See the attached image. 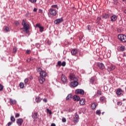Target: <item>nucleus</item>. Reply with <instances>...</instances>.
Listing matches in <instances>:
<instances>
[{"label":"nucleus","mask_w":126,"mask_h":126,"mask_svg":"<svg viewBox=\"0 0 126 126\" xmlns=\"http://www.w3.org/2000/svg\"><path fill=\"white\" fill-rule=\"evenodd\" d=\"M126 50V47L125 46H122L120 47V51H122V52H124Z\"/></svg>","instance_id":"cd10ccee"},{"label":"nucleus","mask_w":126,"mask_h":126,"mask_svg":"<svg viewBox=\"0 0 126 126\" xmlns=\"http://www.w3.org/2000/svg\"><path fill=\"white\" fill-rule=\"evenodd\" d=\"M40 32H43L44 31V27H41L39 28Z\"/></svg>","instance_id":"72a5a7b5"},{"label":"nucleus","mask_w":126,"mask_h":126,"mask_svg":"<svg viewBox=\"0 0 126 126\" xmlns=\"http://www.w3.org/2000/svg\"><path fill=\"white\" fill-rule=\"evenodd\" d=\"M22 25L23 26V29L24 30V32L25 33H29V29H30V26L28 23L26 22V20H23L22 22Z\"/></svg>","instance_id":"f03ea898"},{"label":"nucleus","mask_w":126,"mask_h":126,"mask_svg":"<svg viewBox=\"0 0 126 126\" xmlns=\"http://www.w3.org/2000/svg\"><path fill=\"white\" fill-rule=\"evenodd\" d=\"M97 66L99 67L100 69H104L105 68V65L103 63H97Z\"/></svg>","instance_id":"4468645a"},{"label":"nucleus","mask_w":126,"mask_h":126,"mask_svg":"<svg viewBox=\"0 0 126 126\" xmlns=\"http://www.w3.org/2000/svg\"><path fill=\"white\" fill-rule=\"evenodd\" d=\"M115 68H116V66L115 65H111L108 67L107 70L109 71V72H110V71H113V70H114Z\"/></svg>","instance_id":"6e6552de"},{"label":"nucleus","mask_w":126,"mask_h":126,"mask_svg":"<svg viewBox=\"0 0 126 126\" xmlns=\"http://www.w3.org/2000/svg\"><path fill=\"white\" fill-rule=\"evenodd\" d=\"M118 39L123 43H126V36L125 34H119L118 35Z\"/></svg>","instance_id":"20e7f679"},{"label":"nucleus","mask_w":126,"mask_h":126,"mask_svg":"<svg viewBox=\"0 0 126 126\" xmlns=\"http://www.w3.org/2000/svg\"><path fill=\"white\" fill-rule=\"evenodd\" d=\"M97 95H99V96L102 95V93L101 92V91L98 90L97 92Z\"/></svg>","instance_id":"e433bc0d"},{"label":"nucleus","mask_w":126,"mask_h":126,"mask_svg":"<svg viewBox=\"0 0 126 126\" xmlns=\"http://www.w3.org/2000/svg\"><path fill=\"white\" fill-rule=\"evenodd\" d=\"M87 29L88 30H89V31H90V30H91V29H90V25H88L87 27Z\"/></svg>","instance_id":"de8ad7c7"},{"label":"nucleus","mask_w":126,"mask_h":126,"mask_svg":"<svg viewBox=\"0 0 126 126\" xmlns=\"http://www.w3.org/2000/svg\"><path fill=\"white\" fill-rule=\"evenodd\" d=\"M57 65L59 66H62V62L61 61H58V63H57Z\"/></svg>","instance_id":"58836bf2"},{"label":"nucleus","mask_w":126,"mask_h":126,"mask_svg":"<svg viewBox=\"0 0 126 126\" xmlns=\"http://www.w3.org/2000/svg\"><path fill=\"white\" fill-rule=\"evenodd\" d=\"M16 122L18 126H22V124L23 123V119L21 118L18 119L16 120Z\"/></svg>","instance_id":"9b49d317"},{"label":"nucleus","mask_w":126,"mask_h":126,"mask_svg":"<svg viewBox=\"0 0 126 126\" xmlns=\"http://www.w3.org/2000/svg\"><path fill=\"white\" fill-rule=\"evenodd\" d=\"M98 106V103L96 102L93 103L91 105V108L93 110H95L96 109V107Z\"/></svg>","instance_id":"dca6fc26"},{"label":"nucleus","mask_w":126,"mask_h":126,"mask_svg":"<svg viewBox=\"0 0 126 126\" xmlns=\"http://www.w3.org/2000/svg\"><path fill=\"white\" fill-rule=\"evenodd\" d=\"M15 117V118H19L20 117V114L16 113Z\"/></svg>","instance_id":"a19ab883"},{"label":"nucleus","mask_w":126,"mask_h":126,"mask_svg":"<svg viewBox=\"0 0 126 126\" xmlns=\"http://www.w3.org/2000/svg\"><path fill=\"white\" fill-rule=\"evenodd\" d=\"M51 8H57V9H59V7H58V5L56 4V5H52L51 6Z\"/></svg>","instance_id":"bb28decb"},{"label":"nucleus","mask_w":126,"mask_h":126,"mask_svg":"<svg viewBox=\"0 0 126 126\" xmlns=\"http://www.w3.org/2000/svg\"><path fill=\"white\" fill-rule=\"evenodd\" d=\"M31 50H27L26 51V54H27V55H29V54H31Z\"/></svg>","instance_id":"c03bdc74"},{"label":"nucleus","mask_w":126,"mask_h":126,"mask_svg":"<svg viewBox=\"0 0 126 126\" xmlns=\"http://www.w3.org/2000/svg\"><path fill=\"white\" fill-rule=\"evenodd\" d=\"M63 21V18H60L54 21V23L55 24H60V23H62Z\"/></svg>","instance_id":"ddd939ff"},{"label":"nucleus","mask_w":126,"mask_h":126,"mask_svg":"<svg viewBox=\"0 0 126 126\" xmlns=\"http://www.w3.org/2000/svg\"><path fill=\"white\" fill-rule=\"evenodd\" d=\"M69 78L71 80H73L74 81L71 82L70 85L72 87H76V86H78V79L77 77H75V75L73 74H70L69 75Z\"/></svg>","instance_id":"f257e3e1"},{"label":"nucleus","mask_w":126,"mask_h":126,"mask_svg":"<svg viewBox=\"0 0 126 126\" xmlns=\"http://www.w3.org/2000/svg\"><path fill=\"white\" fill-rule=\"evenodd\" d=\"M78 53V50L76 49H73L71 51V54L72 56H75L76 55H77Z\"/></svg>","instance_id":"9d476101"},{"label":"nucleus","mask_w":126,"mask_h":126,"mask_svg":"<svg viewBox=\"0 0 126 126\" xmlns=\"http://www.w3.org/2000/svg\"><path fill=\"white\" fill-rule=\"evenodd\" d=\"M62 122L63 123H65L66 122V119L65 118H62Z\"/></svg>","instance_id":"37998d69"},{"label":"nucleus","mask_w":126,"mask_h":126,"mask_svg":"<svg viewBox=\"0 0 126 126\" xmlns=\"http://www.w3.org/2000/svg\"><path fill=\"white\" fill-rule=\"evenodd\" d=\"M62 81L63 83H66L67 82V79H66V77L63 74L61 76Z\"/></svg>","instance_id":"0eeeda50"},{"label":"nucleus","mask_w":126,"mask_h":126,"mask_svg":"<svg viewBox=\"0 0 126 126\" xmlns=\"http://www.w3.org/2000/svg\"><path fill=\"white\" fill-rule=\"evenodd\" d=\"M43 102H44V103H47V102H48V100H47V99L44 98Z\"/></svg>","instance_id":"3c124183"},{"label":"nucleus","mask_w":126,"mask_h":126,"mask_svg":"<svg viewBox=\"0 0 126 126\" xmlns=\"http://www.w3.org/2000/svg\"><path fill=\"white\" fill-rule=\"evenodd\" d=\"M35 27H38V28H40V27H41V25H40L39 24H37L35 26Z\"/></svg>","instance_id":"49530a36"},{"label":"nucleus","mask_w":126,"mask_h":126,"mask_svg":"<svg viewBox=\"0 0 126 126\" xmlns=\"http://www.w3.org/2000/svg\"><path fill=\"white\" fill-rule=\"evenodd\" d=\"M47 113L49 114V115H52V111L51 110H49L48 108H47Z\"/></svg>","instance_id":"c9c22d12"},{"label":"nucleus","mask_w":126,"mask_h":126,"mask_svg":"<svg viewBox=\"0 0 126 126\" xmlns=\"http://www.w3.org/2000/svg\"><path fill=\"white\" fill-rule=\"evenodd\" d=\"M41 100H42L41 97L37 96L35 98V102H36V103H40V102H41Z\"/></svg>","instance_id":"412c9836"},{"label":"nucleus","mask_w":126,"mask_h":126,"mask_svg":"<svg viewBox=\"0 0 126 126\" xmlns=\"http://www.w3.org/2000/svg\"><path fill=\"white\" fill-rule=\"evenodd\" d=\"M117 18H118V17H117L116 15H113L111 17V21L114 22L116 21V20H117Z\"/></svg>","instance_id":"2eb2a0df"},{"label":"nucleus","mask_w":126,"mask_h":126,"mask_svg":"<svg viewBox=\"0 0 126 126\" xmlns=\"http://www.w3.org/2000/svg\"><path fill=\"white\" fill-rule=\"evenodd\" d=\"M38 71L39 72L40 76L42 77H46L47 76V72L42 69L41 68H38Z\"/></svg>","instance_id":"7ed1b4c3"},{"label":"nucleus","mask_w":126,"mask_h":126,"mask_svg":"<svg viewBox=\"0 0 126 126\" xmlns=\"http://www.w3.org/2000/svg\"><path fill=\"white\" fill-rule=\"evenodd\" d=\"M116 94L117 95H121L122 94V89L120 88L118 89L116 92Z\"/></svg>","instance_id":"aec40b11"},{"label":"nucleus","mask_w":126,"mask_h":126,"mask_svg":"<svg viewBox=\"0 0 126 126\" xmlns=\"http://www.w3.org/2000/svg\"><path fill=\"white\" fill-rule=\"evenodd\" d=\"M117 105L118 106H122V105H123V102H117Z\"/></svg>","instance_id":"a18cd8bd"},{"label":"nucleus","mask_w":126,"mask_h":126,"mask_svg":"<svg viewBox=\"0 0 126 126\" xmlns=\"http://www.w3.org/2000/svg\"><path fill=\"white\" fill-rule=\"evenodd\" d=\"M15 24L16 26H19V25H20V23L18 21H15Z\"/></svg>","instance_id":"7c9ffc66"},{"label":"nucleus","mask_w":126,"mask_h":126,"mask_svg":"<svg viewBox=\"0 0 126 126\" xmlns=\"http://www.w3.org/2000/svg\"><path fill=\"white\" fill-rule=\"evenodd\" d=\"M42 11H43V10H42V9H39L38 10L39 13H42Z\"/></svg>","instance_id":"603ef678"},{"label":"nucleus","mask_w":126,"mask_h":126,"mask_svg":"<svg viewBox=\"0 0 126 126\" xmlns=\"http://www.w3.org/2000/svg\"><path fill=\"white\" fill-rule=\"evenodd\" d=\"M113 3L115 4V5H118L119 4V0H113Z\"/></svg>","instance_id":"b1692460"},{"label":"nucleus","mask_w":126,"mask_h":126,"mask_svg":"<svg viewBox=\"0 0 126 126\" xmlns=\"http://www.w3.org/2000/svg\"><path fill=\"white\" fill-rule=\"evenodd\" d=\"M28 81H29V79H28V78H26L24 80L25 84L28 83Z\"/></svg>","instance_id":"ea45409f"},{"label":"nucleus","mask_w":126,"mask_h":126,"mask_svg":"<svg viewBox=\"0 0 126 126\" xmlns=\"http://www.w3.org/2000/svg\"><path fill=\"white\" fill-rule=\"evenodd\" d=\"M85 99L84 98H82L80 100V105H83L85 104Z\"/></svg>","instance_id":"6ab92c4d"},{"label":"nucleus","mask_w":126,"mask_h":126,"mask_svg":"<svg viewBox=\"0 0 126 126\" xmlns=\"http://www.w3.org/2000/svg\"><path fill=\"white\" fill-rule=\"evenodd\" d=\"M13 53H16V48H14L13 50Z\"/></svg>","instance_id":"4d7b16f0"},{"label":"nucleus","mask_w":126,"mask_h":126,"mask_svg":"<svg viewBox=\"0 0 126 126\" xmlns=\"http://www.w3.org/2000/svg\"><path fill=\"white\" fill-rule=\"evenodd\" d=\"M34 12H37V8H34L33 9Z\"/></svg>","instance_id":"5fc2aeb1"},{"label":"nucleus","mask_w":126,"mask_h":126,"mask_svg":"<svg viewBox=\"0 0 126 126\" xmlns=\"http://www.w3.org/2000/svg\"><path fill=\"white\" fill-rule=\"evenodd\" d=\"M38 80L39 81V83H40V84H43L46 80V79H45L44 77H42L41 76H39L38 77Z\"/></svg>","instance_id":"423d86ee"},{"label":"nucleus","mask_w":126,"mask_h":126,"mask_svg":"<svg viewBox=\"0 0 126 126\" xmlns=\"http://www.w3.org/2000/svg\"><path fill=\"white\" fill-rule=\"evenodd\" d=\"M103 18L105 19H107V18H109V14H105V15L103 16Z\"/></svg>","instance_id":"c756f323"},{"label":"nucleus","mask_w":126,"mask_h":126,"mask_svg":"<svg viewBox=\"0 0 126 126\" xmlns=\"http://www.w3.org/2000/svg\"><path fill=\"white\" fill-rule=\"evenodd\" d=\"M47 44L48 45H51V44H52V42L50 41H47Z\"/></svg>","instance_id":"864d4df0"},{"label":"nucleus","mask_w":126,"mask_h":126,"mask_svg":"<svg viewBox=\"0 0 126 126\" xmlns=\"http://www.w3.org/2000/svg\"><path fill=\"white\" fill-rule=\"evenodd\" d=\"M76 94H81V95L84 94V91L81 89H77L75 91Z\"/></svg>","instance_id":"1a4fd4ad"},{"label":"nucleus","mask_w":126,"mask_h":126,"mask_svg":"<svg viewBox=\"0 0 126 126\" xmlns=\"http://www.w3.org/2000/svg\"><path fill=\"white\" fill-rule=\"evenodd\" d=\"M12 125V122H10L7 124L8 126H10Z\"/></svg>","instance_id":"09e8293b"},{"label":"nucleus","mask_w":126,"mask_h":126,"mask_svg":"<svg viewBox=\"0 0 126 126\" xmlns=\"http://www.w3.org/2000/svg\"><path fill=\"white\" fill-rule=\"evenodd\" d=\"M3 90V86L0 84V91H2Z\"/></svg>","instance_id":"f704fd0d"},{"label":"nucleus","mask_w":126,"mask_h":126,"mask_svg":"<svg viewBox=\"0 0 126 126\" xmlns=\"http://www.w3.org/2000/svg\"><path fill=\"white\" fill-rule=\"evenodd\" d=\"M73 100L77 102L78 101H79V100H80V97H79L78 95H75L73 97Z\"/></svg>","instance_id":"f3484780"},{"label":"nucleus","mask_w":126,"mask_h":126,"mask_svg":"<svg viewBox=\"0 0 126 126\" xmlns=\"http://www.w3.org/2000/svg\"><path fill=\"white\" fill-rule=\"evenodd\" d=\"M51 126H56V124L53 123L51 124Z\"/></svg>","instance_id":"bf43d9fd"},{"label":"nucleus","mask_w":126,"mask_h":126,"mask_svg":"<svg viewBox=\"0 0 126 126\" xmlns=\"http://www.w3.org/2000/svg\"><path fill=\"white\" fill-rule=\"evenodd\" d=\"M72 95H71V94H69L66 97V100H69V99H70V98H72Z\"/></svg>","instance_id":"c85d7f7f"},{"label":"nucleus","mask_w":126,"mask_h":126,"mask_svg":"<svg viewBox=\"0 0 126 126\" xmlns=\"http://www.w3.org/2000/svg\"><path fill=\"white\" fill-rule=\"evenodd\" d=\"M29 78H30V79L31 80H32V79H33V77H32V76H30L29 77Z\"/></svg>","instance_id":"13d9d810"},{"label":"nucleus","mask_w":126,"mask_h":126,"mask_svg":"<svg viewBox=\"0 0 126 126\" xmlns=\"http://www.w3.org/2000/svg\"><path fill=\"white\" fill-rule=\"evenodd\" d=\"M19 87L22 89L24 88V83L21 82L19 84Z\"/></svg>","instance_id":"a878e982"},{"label":"nucleus","mask_w":126,"mask_h":126,"mask_svg":"<svg viewBox=\"0 0 126 126\" xmlns=\"http://www.w3.org/2000/svg\"><path fill=\"white\" fill-rule=\"evenodd\" d=\"M96 115H98L99 116H100V115H101V110H97L96 111Z\"/></svg>","instance_id":"2f4dec72"},{"label":"nucleus","mask_w":126,"mask_h":126,"mask_svg":"<svg viewBox=\"0 0 126 126\" xmlns=\"http://www.w3.org/2000/svg\"><path fill=\"white\" fill-rule=\"evenodd\" d=\"M32 118L34 119V121H36L37 118H38V113L35 112L32 115Z\"/></svg>","instance_id":"a211bd4d"},{"label":"nucleus","mask_w":126,"mask_h":126,"mask_svg":"<svg viewBox=\"0 0 126 126\" xmlns=\"http://www.w3.org/2000/svg\"><path fill=\"white\" fill-rule=\"evenodd\" d=\"M78 120H79V116L77 114H75V117L73 118V122L74 123H78Z\"/></svg>","instance_id":"f8f14e48"},{"label":"nucleus","mask_w":126,"mask_h":126,"mask_svg":"<svg viewBox=\"0 0 126 126\" xmlns=\"http://www.w3.org/2000/svg\"><path fill=\"white\" fill-rule=\"evenodd\" d=\"M90 82H91V83H93L94 82V79H93V78L91 79Z\"/></svg>","instance_id":"8fccbe9b"},{"label":"nucleus","mask_w":126,"mask_h":126,"mask_svg":"<svg viewBox=\"0 0 126 126\" xmlns=\"http://www.w3.org/2000/svg\"><path fill=\"white\" fill-rule=\"evenodd\" d=\"M11 122L14 123L16 121L15 118H14V116H11L10 117Z\"/></svg>","instance_id":"393cba45"},{"label":"nucleus","mask_w":126,"mask_h":126,"mask_svg":"<svg viewBox=\"0 0 126 126\" xmlns=\"http://www.w3.org/2000/svg\"><path fill=\"white\" fill-rule=\"evenodd\" d=\"M49 13L51 15H53L54 16H55L57 15V11L55 9L50 8L49 9Z\"/></svg>","instance_id":"39448f33"},{"label":"nucleus","mask_w":126,"mask_h":126,"mask_svg":"<svg viewBox=\"0 0 126 126\" xmlns=\"http://www.w3.org/2000/svg\"><path fill=\"white\" fill-rule=\"evenodd\" d=\"M29 1H30L32 3H35L37 1V0H29Z\"/></svg>","instance_id":"473e14b6"},{"label":"nucleus","mask_w":126,"mask_h":126,"mask_svg":"<svg viewBox=\"0 0 126 126\" xmlns=\"http://www.w3.org/2000/svg\"><path fill=\"white\" fill-rule=\"evenodd\" d=\"M100 102H106V97H105L104 96H101L100 98Z\"/></svg>","instance_id":"4be33fe9"},{"label":"nucleus","mask_w":126,"mask_h":126,"mask_svg":"<svg viewBox=\"0 0 126 126\" xmlns=\"http://www.w3.org/2000/svg\"><path fill=\"white\" fill-rule=\"evenodd\" d=\"M65 64H66L65 62H63L62 63H61V66H65Z\"/></svg>","instance_id":"4c0bfd02"},{"label":"nucleus","mask_w":126,"mask_h":126,"mask_svg":"<svg viewBox=\"0 0 126 126\" xmlns=\"http://www.w3.org/2000/svg\"><path fill=\"white\" fill-rule=\"evenodd\" d=\"M4 30H5V31H6V32H8V31H9V28H8V27H6L5 28Z\"/></svg>","instance_id":"79ce46f5"},{"label":"nucleus","mask_w":126,"mask_h":126,"mask_svg":"<svg viewBox=\"0 0 126 126\" xmlns=\"http://www.w3.org/2000/svg\"><path fill=\"white\" fill-rule=\"evenodd\" d=\"M123 1H125L126 0H122Z\"/></svg>","instance_id":"680f3d73"},{"label":"nucleus","mask_w":126,"mask_h":126,"mask_svg":"<svg viewBox=\"0 0 126 126\" xmlns=\"http://www.w3.org/2000/svg\"><path fill=\"white\" fill-rule=\"evenodd\" d=\"M102 41H103V39H100V42H102Z\"/></svg>","instance_id":"052dcab7"},{"label":"nucleus","mask_w":126,"mask_h":126,"mask_svg":"<svg viewBox=\"0 0 126 126\" xmlns=\"http://www.w3.org/2000/svg\"><path fill=\"white\" fill-rule=\"evenodd\" d=\"M10 102L11 104H13V105L16 104V100L11 98L10 99Z\"/></svg>","instance_id":"5701e85b"},{"label":"nucleus","mask_w":126,"mask_h":126,"mask_svg":"<svg viewBox=\"0 0 126 126\" xmlns=\"http://www.w3.org/2000/svg\"><path fill=\"white\" fill-rule=\"evenodd\" d=\"M97 21H100V20H101V18L100 17H97Z\"/></svg>","instance_id":"6e6d98bb"}]
</instances>
